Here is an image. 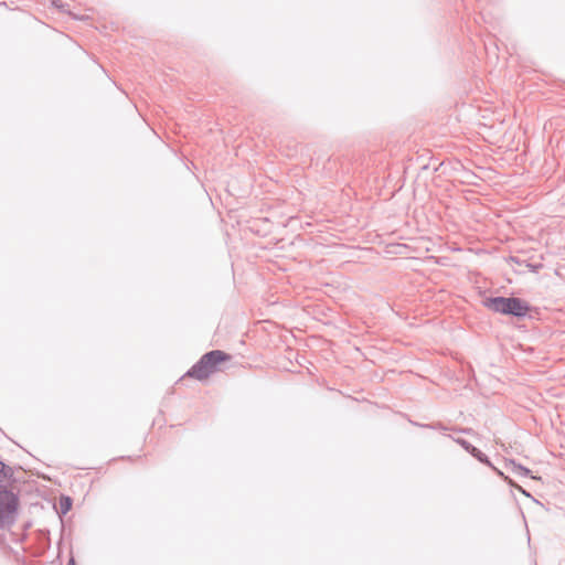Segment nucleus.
Returning a JSON list of instances; mask_svg holds the SVG:
<instances>
[{"label":"nucleus","instance_id":"obj_5","mask_svg":"<svg viewBox=\"0 0 565 565\" xmlns=\"http://www.w3.org/2000/svg\"><path fill=\"white\" fill-rule=\"evenodd\" d=\"M7 477L6 466L0 462V482Z\"/></svg>","mask_w":565,"mask_h":565},{"label":"nucleus","instance_id":"obj_4","mask_svg":"<svg viewBox=\"0 0 565 565\" xmlns=\"http://www.w3.org/2000/svg\"><path fill=\"white\" fill-rule=\"evenodd\" d=\"M60 503H61L63 513H66L70 510V508H71V500H70V498H62Z\"/></svg>","mask_w":565,"mask_h":565},{"label":"nucleus","instance_id":"obj_2","mask_svg":"<svg viewBox=\"0 0 565 565\" xmlns=\"http://www.w3.org/2000/svg\"><path fill=\"white\" fill-rule=\"evenodd\" d=\"M486 306L495 312L519 317L525 316L530 310L529 305L519 298H490L486 301Z\"/></svg>","mask_w":565,"mask_h":565},{"label":"nucleus","instance_id":"obj_1","mask_svg":"<svg viewBox=\"0 0 565 565\" xmlns=\"http://www.w3.org/2000/svg\"><path fill=\"white\" fill-rule=\"evenodd\" d=\"M231 360V355L227 353L215 350L204 354L201 360L194 364L191 370L186 373L188 376L204 381L215 372L221 371V364Z\"/></svg>","mask_w":565,"mask_h":565},{"label":"nucleus","instance_id":"obj_3","mask_svg":"<svg viewBox=\"0 0 565 565\" xmlns=\"http://www.w3.org/2000/svg\"><path fill=\"white\" fill-rule=\"evenodd\" d=\"M18 500L12 492L0 491V526L13 520Z\"/></svg>","mask_w":565,"mask_h":565},{"label":"nucleus","instance_id":"obj_6","mask_svg":"<svg viewBox=\"0 0 565 565\" xmlns=\"http://www.w3.org/2000/svg\"><path fill=\"white\" fill-rule=\"evenodd\" d=\"M67 565H76L75 559L72 557V558L68 561Z\"/></svg>","mask_w":565,"mask_h":565}]
</instances>
